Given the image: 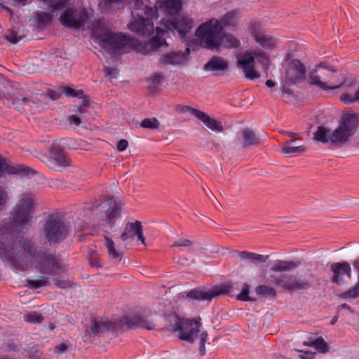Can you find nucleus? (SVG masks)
Returning <instances> with one entry per match:
<instances>
[{"label": "nucleus", "mask_w": 359, "mask_h": 359, "mask_svg": "<svg viewBox=\"0 0 359 359\" xmlns=\"http://www.w3.org/2000/svg\"><path fill=\"white\" fill-rule=\"evenodd\" d=\"M300 265L298 261L276 260L271 266V270L276 272L290 271Z\"/></svg>", "instance_id": "nucleus-22"}, {"label": "nucleus", "mask_w": 359, "mask_h": 359, "mask_svg": "<svg viewBox=\"0 0 359 359\" xmlns=\"http://www.w3.org/2000/svg\"><path fill=\"white\" fill-rule=\"evenodd\" d=\"M114 324L109 320H93L91 324V330L96 335H100L104 332L113 328Z\"/></svg>", "instance_id": "nucleus-25"}, {"label": "nucleus", "mask_w": 359, "mask_h": 359, "mask_svg": "<svg viewBox=\"0 0 359 359\" xmlns=\"http://www.w3.org/2000/svg\"><path fill=\"white\" fill-rule=\"evenodd\" d=\"M304 345L314 347L318 352L325 353L327 352V346L322 337H318L315 340L304 342Z\"/></svg>", "instance_id": "nucleus-30"}, {"label": "nucleus", "mask_w": 359, "mask_h": 359, "mask_svg": "<svg viewBox=\"0 0 359 359\" xmlns=\"http://www.w3.org/2000/svg\"><path fill=\"white\" fill-rule=\"evenodd\" d=\"M198 118L208 128L213 131L221 132L223 129L222 125L219 121L210 117L203 111Z\"/></svg>", "instance_id": "nucleus-24"}, {"label": "nucleus", "mask_w": 359, "mask_h": 359, "mask_svg": "<svg viewBox=\"0 0 359 359\" xmlns=\"http://www.w3.org/2000/svg\"><path fill=\"white\" fill-rule=\"evenodd\" d=\"M48 97L51 98L53 100H57L60 97V93L53 90H50L47 93Z\"/></svg>", "instance_id": "nucleus-55"}, {"label": "nucleus", "mask_w": 359, "mask_h": 359, "mask_svg": "<svg viewBox=\"0 0 359 359\" xmlns=\"http://www.w3.org/2000/svg\"><path fill=\"white\" fill-rule=\"evenodd\" d=\"M53 280L55 284V285L60 288H65L68 285V283L65 280H59L55 276L53 277Z\"/></svg>", "instance_id": "nucleus-52"}, {"label": "nucleus", "mask_w": 359, "mask_h": 359, "mask_svg": "<svg viewBox=\"0 0 359 359\" xmlns=\"http://www.w3.org/2000/svg\"><path fill=\"white\" fill-rule=\"evenodd\" d=\"M36 21L39 27H46L51 24V15L45 12L37 13L36 15Z\"/></svg>", "instance_id": "nucleus-31"}, {"label": "nucleus", "mask_w": 359, "mask_h": 359, "mask_svg": "<svg viewBox=\"0 0 359 359\" xmlns=\"http://www.w3.org/2000/svg\"><path fill=\"white\" fill-rule=\"evenodd\" d=\"M128 146V142L126 140H121L117 142L116 144V149L118 151H125Z\"/></svg>", "instance_id": "nucleus-50"}, {"label": "nucleus", "mask_w": 359, "mask_h": 359, "mask_svg": "<svg viewBox=\"0 0 359 359\" xmlns=\"http://www.w3.org/2000/svg\"><path fill=\"white\" fill-rule=\"evenodd\" d=\"M337 320V317H334V319L332 320L331 324L333 325L336 323Z\"/></svg>", "instance_id": "nucleus-59"}, {"label": "nucleus", "mask_w": 359, "mask_h": 359, "mask_svg": "<svg viewBox=\"0 0 359 359\" xmlns=\"http://www.w3.org/2000/svg\"><path fill=\"white\" fill-rule=\"evenodd\" d=\"M239 256L243 259L251 260L254 262H265L269 257L268 256L258 255V254H255V253L250 252H247V251L239 252Z\"/></svg>", "instance_id": "nucleus-29"}, {"label": "nucleus", "mask_w": 359, "mask_h": 359, "mask_svg": "<svg viewBox=\"0 0 359 359\" xmlns=\"http://www.w3.org/2000/svg\"><path fill=\"white\" fill-rule=\"evenodd\" d=\"M341 296L345 299H355L359 296V276L356 284L348 291L343 292Z\"/></svg>", "instance_id": "nucleus-36"}, {"label": "nucleus", "mask_w": 359, "mask_h": 359, "mask_svg": "<svg viewBox=\"0 0 359 359\" xmlns=\"http://www.w3.org/2000/svg\"><path fill=\"white\" fill-rule=\"evenodd\" d=\"M126 1V0H100L98 6L102 12H109L119 8Z\"/></svg>", "instance_id": "nucleus-26"}, {"label": "nucleus", "mask_w": 359, "mask_h": 359, "mask_svg": "<svg viewBox=\"0 0 359 359\" xmlns=\"http://www.w3.org/2000/svg\"><path fill=\"white\" fill-rule=\"evenodd\" d=\"M336 72V69L330 67L326 62H321L310 75L311 84L323 90L339 89L344 86V83L334 74Z\"/></svg>", "instance_id": "nucleus-6"}, {"label": "nucleus", "mask_w": 359, "mask_h": 359, "mask_svg": "<svg viewBox=\"0 0 359 359\" xmlns=\"http://www.w3.org/2000/svg\"><path fill=\"white\" fill-rule=\"evenodd\" d=\"M48 283V277H41L38 280H28L27 284L29 288L39 289L46 285Z\"/></svg>", "instance_id": "nucleus-38"}, {"label": "nucleus", "mask_w": 359, "mask_h": 359, "mask_svg": "<svg viewBox=\"0 0 359 359\" xmlns=\"http://www.w3.org/2000/svg\"><path fill=\"white\" fill-rule=\"evenodd\" d=\"M24 172L25 169L22 166L9 165L6 163L5 159L0 155V176L4 174H17Z\"/></svg>", "instance_id": "nucleus-27"}, {"label": "nucleus", "mask_w": 359, "mask_h": 359, "mask_svg": "<svg viewBox=\"0 0 359 359\" xmlns=\"http://www.w3.org/2000/svg\"><path fill=\"white\" fill-rule=\"evenodd\" d=\"M137 236L144 245H146L145 238L143 236L142 226L140 222H128L121 235L123 241H133Z\"/></svg>", "instance_id": "nucleus-15"}, {"label": "nucleus", "mask_w": 359, "mask_h": 359, "mask_svg": "<svg viewBox=\"0 0 359 359\" xmlns=\"http://www.w3.org/2000/svg\"><path fill=\"white\" fill-rule=\"evenodd\" d=\"M191 242L188 239H182L179 240L178 241H176L172 244L173 247H189L191 245Z\"/></svg>", "instance_id": "nucleus-49"}, {"label": "nucleus", "mask_w": 359, "mask_h": 359, "mask_svg": "<svg viewBox=\"0 0 359 359\" xmlns=\"http://www.w3.org/2000/svg\"><path fill=\"white\" fill-rule=\"evenodd\" d=\"M163 81V76L161 74H155L151 78V85L154 88H157L162 84Z\"/></svg>", "instance_id": "nucleus-44"}, {"label": "nucleus", "mask_w": 359, "mask_h": 359, "mask_svg": "<svg viewBox=\"0 0 359 359\" xmlns=\"http://www.w3.org/2000/svg\"><path fill=\"white\" fill-rule=\"evenodd\" d=\"M210 194L214 197L212 192H211L210 191Z\"/></svg>", "instance_id": "nucleus-61"}, {"label": "nucleus", "mask_w": 359, "mask_h": 359, "mask_svg": "<svg viewBox=\"0 0 359 359\" xmlns=\"http://www.w3.org/2000/svg\"><path fill=\"white\" fill-rule=\"evenodd\" d=\"M121 208V202L118 198H108L98 205L99 211L105 213L106 221L108 223H111L120 216Z\"/></svg>", "instance_id": "nucleus-12"}, {"label": "nucleus", "mask_w": 359, "mask_h": 359, "mask_svg": "<svg viewBox=\"0 0 359 359\" xmlns=\"http://www.w3.org/2000/svg\"><path fill=\"white\" fill-rule=\"evenodd\" d=\"M331 280L336 284H341L346 278H351V267L348 262H334L330 265Z\"/></svg>", "instance_id": "nucleus-13"}, {"label": "nucleus", "mask_w": 359, "mask_h": 359, "mask_svg": "<svg viewBox=\"0 0 359 359\" xmlns=\"http://www.w3.org/2000/svg\"><path fill=\"white\" fill-rule=\"evenodd\" d=\"M8 199V193L0 186V211L4 209Z\"/></svg>", "instance_id": "nucleus-43"}, {"label": "nucleus", "mask_w": 359, "mask_h": 359, "mask_svg": "<svg viewBox=\"0 0 359 359\" xmlns=\"http://www.w3.org/2000/svg\"><path fill=\"white\" fill-rule=\"evenodd\" d=\"M140 126L144 128L156 129L159 126V122L156 118H145L142 121Z\"/></svg>", "instance_id": "nucleus-39"}, {"label": "nucleus", "mask_w": 359, "mask_h": 359, "mask_svg": "<svg viewBox=\"0 0 359 359\" xmlns=\"http://www.w3.org/2000/svg\"><path fill=\"white\" fill-rule=\"evenodd\" d=\"M357 125L356 116L346 114L341 118L338 127L332 131L319 126L314 133V140L330 145H341L353 134Z\"/></svg>", "instance_id": "nucleus-5"}, {"label": "nucleus", "mask_w": 359, "mask_h": 359, "mask_svg": "<svg viewBox=\"0 0 359 359\" xmlns=\"http://www.w3.org/2000/svg\"><path fill=\"white\" fill-rule=\"evenodd\" d=\"M88 20V12L85 8H68L62 13L60 18L62 25L72 29L81 28Z\"/></svg>", "instance_id": "nucleus-10"}, {"label": "nucleus", "mask_w": 359, "mask_h": 359, "mask_svg": "<svg viewBox=\"0 0 359 359\" xmlns=\"http://www.w3.org/2000/svg\"><path fill=\"white\" fill-rule=\"evenodd\" d=\"M6 39L7 41L13 44L17 43L20 41V36H18L17 33H15V32H11L8 33L6 36Z\"/></svg>", "instance_id": "nucleus-48"}, {"label": "nucleus", "mask_w": 359, "mask_h": 359, "mask_svg": "<svg viewBox=\"0 0 359 359\" xmlns=\"http://www.w3.org/2000/svg\"><path fill=\"white\" fill-rule=\"evenodd\" d=\"M201 325V318L187 319L172 316L170 317L168 326L172 331L179 332L182 340L194 342L198 336Z\"/></svg>", "instance_id": "nucleus-7"}, {"label": "nucleus", "mask_w": 359, "mask_h": 359, "mask_svg": "<svg viewBox=\"0 0 359 359\" xmlns=\"http://www.w3.org/2000/svg\"><path fill=\"white\" fill-rule=\"evenodd\" d=\"M161 24L167 31L157 27L156 36L145 43H141L121 32L112 31L111 27L104 20L98 19L87 27L91 30L93 35L102 48L115 54L128 53L132 48L142 54H148L161 47L168 46L165 39L168 31L173 34L177 32L183 39L194 27L193 20L184 15H178L174 21L163 18Z\"/></svg>", "instance_id": "nucleus-2"}, {"label": "nucleus", "mask_w": 359, "mask_h": 359, "mask_svg": "<svg viewBox=\"0 0 359 359\" xmlns=\"http://www.w3.org/2000/svg\"><path fill=\"white\" fill-rule=\"evenodd\" d=\"M24 320L31 323H39L43 320V317L36 311H31L25 314Z\"/></svg>", "instance_id": "nucleus-37"}, {"label": "nucleus", "mask_w": 359, "mask_h": 359, "mask_svg": "<svg viewBox=\"0 0 359 359\" xmlns=\"http://www.w3.org/2000/svg\"><path fill=\"white\" fill-rule=\"evenodd\" d=\"M304 65L298 60H292L288 66L285 81L288 85H292L296 81H301L305 77Z\"/></svg>", "instance_id": "nucleus-14"}, {"label": "nucleus", "mask_w": 359, "mask_h": 359, "mask_svg": "<svg viewBox=\"0 0 359 359\" xmlns=\"http://www.w3.org/2000/svg\"><path fill=\"white\" fill-rule=\"evenodd\" d=\"M186 50H187V53H189V48H187Z\"/></svg>", "instance_id": "nucleus-60"}, {"label": "nucleus", "mask_w": 359, "mask_h": 359, "mask_svg": "<svg viewBox=\"0 0 359 359\" xmlns=\"http://www.w3.org/2000/svg\"><path fill=\"white\" fill-rule=\"evenodd\" d=\"M237 299L241 301L250 302L253 299L249 296V285L244 284L240 294H238Z\"/></svg>", "instance_id": "nucleus-42"}, {"label": "nucleus", "mask_w": 359, "mask_h": 359, "mask_svg": "<svg viewBox=\"0 0 359 359\" xmlns=\"http://www.w3.org/2000/svg\"><path fill=\"white\" fill-rule=\"evenodd\" d=\"M104 74L106 76H109L110 79L116 78L118 74V70L116 68L105 67H104Z\"/></svg>", "instance_id": "nucleus-46"}, {"label": "nucleus", "mask_w": 359, "mask_h": 359, "mask_svg": "<svg viewBox=\"0 0 359 359\" xmlns=\"http://www.w3.org/2000/svg\"><path fill=\"white\" fill-rule=\"evenodd\" d=\"M255 58L264 66L268 65V57L262 51H245L236 56L238 67L242 69L245 78L250 80H255L260 77L259 72L255 67Z\"/></svg>", "instance_id": "nucleus-8"}, {"label": "nucleus", "mask_w": 359, "mask_h": 359, "mask_svg": "<svg viewBox=\"0 0 359 359\" xmlns=\"http://www.w3.org/2000/svg\"><path fill=\"white\" fill-rule=\"evenodd\" d=\"M341 307H342V308H344V309H350L349 306H348V305H347V304H342V305H341Z\"/></svg>", "instance_id": "nucleus-58"}, {"label": "nucleus", "mask_w": 359, "mask_h": 359, "mask_svg": "<svg viewBox=\"0 0 359 359\" xmlns=\"http://www.w3.org/2000/svg\"><path fill=\"white\" fill-rule=\"evenodd\" d=\"M67 141L66 139L54 141L51 145V154L53 155L64 154L63 148L68 146Z\"/></svg>", "instance_id": "nucleus-34"}, {"label": "nucleus", "mask_w": 359, "mask_h": 359, "mask_svg": "<svg viewBox=\"0 0 359 359\" xmlns=\"http://www.w3.org/2000/svg\"><path fill=\"white\" fill-rule=\"evenodd\" d=\"M128 326L129 327L137 326L147 330H153L155 327L151 320L144 317H133V319L128 323Z\"/></svg>", "instance_id": "nucleus-28"}, {"label": "nucleus", "mask_w": 359, "mask_h": 359, "mask_svg": "<svg viewBox=\"0 0 359 359\" xmlns=\"http://www.w3.org/2000/svg\"><path fill=\"white\" fill-rule=\"evenodd\" d=\"M36 205L32 194H22L10 217L0 222V257L4 261H11L22 269H33L43 274L62 272L60 260L48 250L38 249L33 241L27 238H22L18 244L14 243L15 233L28 224Z\"/></svg>", "instance_id": "nucleus-1"}, {"label": "nucleus", "mask_w": 359, "mask_h": 359, "mask_svg": "<svg viewBox=\"0 0 359 359\" xmlns=\"http://www.w3.org/2000/svg\"><path fill=\"white\" fill-rule=\"evenodd\" d=\"M69 228L57 215H49L43 226V233L50 245L59 243L69 234Z\"/></svg>", "instance_id": "nucleus-9"}, {"label": "nucleus", "mask_w": 359, "mask_h": 359, "mask_svg": "<svg viewBox=\"0 0 359 359\" xmlns=\"http://www.w3.org/2000/svg\"><path fill=\"white\" fill-rule=\"evenodd\" d=\"M240 18L239 13L236 11H231L225 13L221 18L219 22V26L224 28L234 27Z\"/></svg>", "instance_id": "nucleus-21"}, {"label": "nucleus", "mask_w": 359, "mask_h": 359, "mask_svg": "<svg viewBox=\"0 0 359 359\" xmlns=\"http://www.w3.org/2000/svg\"><path fill=\"white\" fill-rule=\"evenodd\" d=\"M182 111L184 112H189V113H190L191 114H192L194 116H196L197 118L199 117L200 114L202 112L201 111H200V110H198L197 109L191 107L189 106H184L182 108Z\"/></svg>", "instance_id": "nucleus-47"}, {"label": "nucleus", "mask_w": 359, "mask_h": 359, "mask_svg": "<svg viewBox=\"0 0 359 359\" xmlns=\"http://www.w3.org/2000/svg\"><path fill=\"white\" fill-rule=\"evenodd\" d=\"M232 287L229 284L216 285L210 290L193 289L187 293V296L196 301H211L217 296L229 293Z\"/></svg>", "instance_id": "nucleus-11"}, {"label": "nucleus", "mask_w": 359, "mask_h": 359, "mask_svg": "<svg viewBox=\"0 0 359 359\" xmlns=\"http://www.w3.org/2000/svg\"><path fill=\"white\" fill-rule=\"evenodd\" d=\"M69 121L71 124L79 126L81 124L80 118L76 115H72L69 117Z\"/></svg>", "instance_id": "nucleus-54"}, {"label": "nucleus", "mask_w": 359, "mask_h": 359, "mask_svg": "<svg viewBox=\"0 0 359 359\" xmlns=\"http://www.w3.org/2000/svg\"><path fill=\"white\" fill-rule=\"evenodd\" d=\"M265 85L268 87V88H272L273 86H275L276 85V83L274 81H273L272 80H267L265 83Z\"/></svg>", "instance_id": "nucleus-56"}, {"label": "nucleus", "mask_w": 359, "mask_h": 359, "mask_svg": "<svg viewBox=\"0 0 359 359\" xmlns=\"http://www.w3.org/2000/svg\"><path fill=\"white\" fill-rule=\"evenodd\" d=\"M105 245L107 248L109 255L113 259H117L122 257V252L116 250L114 242L108 237H104Z\"/></svg>", "instance_id": "nucleus-33"}, {"label": "nucleus", "mask_w": 359, "mask_h": 359, "mask_svg": "<svg viewBox=\"0 0 359 359\" xmlns=\"http://www.w3.org/2000/svg\"><path fill=\"white\" fill-rule=\"evenodd\" d=\"M229 68L228 62L220 57H212L204 66V69L212 72H223Z\"/></svg>", "instance_id": "nucleus-20"}, {"label": "nucleus", "mask_w": 359, "mask_h": 359, "mask_svg": "<svg viewBox=\"0 0 359 359\" xmlns=\"http://www.w3.org/2000/svg\"><path fill=\"white\" fill-rule=\"evenodd\" d=\"M261 27L262 25L259 22H253L251 24L250 29L255 41L264 48L269 49L273 48L275 46L274 39L263 32Z\"/></svg>", "instance_id": "nucleus-17"}, {"label": "nucleus", "mask_w": 359, "mask_h": 359, "mask_svg": "<svg viewBox=\"0 0 359 359\" xmlns=\"http://www.w3.org/2000/svg\"><path fill=\"white\" fill-rule=\"evenodd\" d=\"M49 161L50 163L55 164L57 166H65L68 164V161L65 154L53 155V157Z\"/></svg>", "instance_id": "nucleus-41"}, {"label": "nucleus", "mask_w": 359, "mask_h": 359, "mask_svg": "<svg viewBox=\"0 0 359 359\" xmlns=\"http://www.w3.org/2000/svg\"><path fill=\"white\" fill-rule=\"evenodd\" d=\"M243 137L245 145L255 144L262 140L261 137H257L254 132L249 129L243 130Z\"/></svg>", "instance_id": "nucleus-32"}, {"label": "nucleus", "mask_w": 359, "mask_h": 359, "mask_svg": "<svg viewBox=\"0 0 359 359\" xmlns=\"http://www.w3.org/2000/svg\"><path fill=\"white\" fill-rule=\"evenodd\" d=\"M159 62L161 65L165 66H180L187 64V57L182 53L171 51L162 55Z\"/></svg>", "instance_id": "nucleus-19"}, {"label": "nucleus", "mask_w": 359, "mask_h": 359, "mask_svg": "<svg viewBox=\"0 0 359 359\" xmlns=\"http://www.w3.org/2000/svg\"><path fill=\"white\" fill-rule=\"evenodd\" d=\"M274 283L287 290H299L309 285L308 281L302 279H297L292 276H281L276 278Z\"/></svg>", "instance_id": "nucleus-16"}, {"label": "nucleus", "mask_w": 359, "mask_h": 359, "mask_svg": "<svg viewBox=\"0 0 359 359\" xmlns=\"http://www.w3.org/2000/svg\"><path fill=\"white\" fill-rule=\"evenodd\" d=\"M61 92L68 97H78L83 94L81 90H75L69 86H64Z\"/></svg>", "instance_id": "nucleus-40"}, {"label": "nucleus", "mask_w": 359, "mask_h": 359, "mask_svg": "<svg viewBox=\"0 0 359 359\" xmlns=\"http://www.w3.org/2000/svg\"><path fill=\"white\" fill-rule=\"evenodd\" d=\"M182 0H156V11L161 10L168 15H175L182 9Z\"/></svg>", "instance_id": "nucleus-18"}, {"label": "nucleus", "mask_w": 359, "mask_h": 359, "mask_svg": "<svg viewBox=\"0 0 359 359\" xmlns=\"http://www.w3.org/2000/svg\"><path fill=\"white\" fill-rule=\"evenodd\" d=\"M68 349L67 344L66 343H62L55 347V351L59 353H64Z\"/></svg>", "instance_id": "nucleus-53"}, {"label": "nucleus", "mask_w": 359, "mask_h": 359, "mask_svg": "<svg viewBox=\"0 0 359 359\" xmlns=\"http://www.w3.org/2000/svg\"><path fill=\"white\" fill-rule=\"evenodd\" d=\"M131 14L132 21L128 29L140 36H149L154 31L153 19L158 18L156 5L153 7L150 0H134Z\"/></svg>", "instance_id": "nucleus-4"}, {"label": "nucleus", "mask_w": 359, "mask_h": 359, "mask_svg": "<svg viewBox=\"0 0 359 359\" xmlns=\"http://www.w3.org/2000/svg\"><path fill=\"white\" fill-rule=\"evenodd\" d=\"M208 338V333L206 332H203L200 334V348H199V352L201 355H204L205 353V344Z\"/></svg>", "instance_id": "nucleus-45"}, {"label": "nucleus", "mask_w": 359, "mask_h": 359, "mask_svg": "<svg viewBox=\"0 0 359 359\" xmlns=\"http://www.w3.org/2000/svg\"><path fill=\"white\" fill-rule=\"evenodd\" d=\"M282 133L285 135H287V136H292V135H294V133H292V132H290V131H283Z\"/></svg>", "instance_id": "nucleus-57"}, {"label": "nucleus", "mask_w": 359, "mask_h": 359, "mask_svg": "<svg viewBox=\"0 0 359 359\" xmlns=\"http://www.w3.org/2000/svg\"><path fill=\"white\" fill-rule=\"evenodd\" d=\"M255 291L257 294H261L264 297H274L276 295L275 289L267 285H259L256 287Z\"/></svg>", "instance_id": "nucleus-35"}, {"label": "nucleus", "mask_w": 359, "mask_h": 359, "mask_svg": "<svg viewBox=\"0 0 359 359\" xmlns=\"http://www.w3.org/2000/svg\"><path fill=\"white\" fill-rule=\"evenodd\" d=\"M294 142L295 140L285 142L281 148V152L287 156H292L305 151L303 145H296Z\"/></svg>", "instance_id": "nucleus-23"}, {"label": "nucleus", "mask_w": 359, "mask_h": 359, "mask_svg": "<svg viewBox=\"0 0 359 359\" xmlns=\"http://www.w3.org/2000/svg\"><path fill=\"white\" fill-rule=\"evenodd\" d=\"M196 37L208 48H237L239 40L231 34L224 32L219 20L212 18L201 24L196 31Z\"/></svg>", "instance_id": "nucleus-3"}, {"label": "nucleus", "mask_w": 359, "mask_h": 359, "mask_svg": "<svg viewBox=\"0 0 359 359\" xmlns=\"http://www.w3.org/2000/svg\"><path fill=\"white\" fill-rule=\"evenodd\" d=\"M300 353L299 357L302 359H313L314 353L310 351L297 350Z\"/></svg>", "instance_id": "nucleus-51"}]
</instances>
